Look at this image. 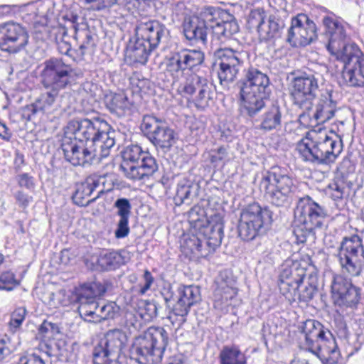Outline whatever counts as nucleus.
<instances>
[{
	"label": "nucleus",
	"mask_w": 364,
	"mask_h": 364,
	"mask_svg": "<svg viewBox=\"0 0 364 364\" xmlns=\"http://www.w3.org/2000/svg\"><path fill=\"white\" fill-rule=\"evenodd\" d=\"M203 60L204 54L200 50L183 49L173 53L167 58L166 68L167 73L174 79L184 75V80L178 86L177 92L186 98L196 94L193 102L200 109H204L209 105L211 100V85L206 78L190 71L200 65Z\"/></svg>",
	"instance_id": "obj_1"
},
{
	"label": "nucleus",
	"mask_w": 364,
	"mask_h": 364,
	"mask_svg": "<svg viewBox=\"0 0 364 364\" xmlns=\"http://www.w3.org/2000/svg\"><path fill=\"white\" fill-rule=\"evenodd\" d=\"M329 36L326 46L328 52L344 63L342 77L347 85L353 87L364 85V55L354 43H349L344 26L331 17L323 19Z\"/></svg>",
	"instance_id": "obj_2"
},
{
	"label": "nucleus",
	"mask_w": 364,
	"mask_h": 364,
	"mask_svg": "<svg viewBox=\"0 0 364 364\" xmlns=\"http://www.w3.org/2000/svg\"><path fill=\"white\" fill-rule=\"evenodd\" d=\"M300 158L315 164H328L336 161L342 151V142L334 133L326 130L311 131L297 144Z\"/></svg>",
	"instance_id": "obj_3"
},
{
	"label": "nucleus",
	"mask_w": 364,
	"mask_h": 364,
	"mask_svg": "<svg viewBox=\"0 0 364 364\" xmlns=\"http://www.w3.org/2000/svg\"><path fill=\"white\" fill-rule=\"evenodd\" d=\"M65 132L97 147L101 151V156H108L115 144V131L100 117L71 120L68 123Z\"/></svg>",
	"instance_id": "obj_4"
},
{
	"label": "nucleus",
	"mask_w": 364,
	"mask_h": 364,
	"mask_svg": "<svg viewBox=\"0 0 364 364\" xmlns=\"http://www.w3.org/2000/svg\"><path fill=\"white\" fill-rule=\"evenodd\" d=\"M168 343V333L162 327L151 326L136 337L131 348L132 357L139 364H157L162 360Z\"/></svg>",
	"instance_id": "obj_5"
},
{
	"label": "nucleus",
	"mask_w": 364,
	"mask_h": 364,
	"mask_svg": "<svg viewBox=\"0 0 364 364\" xmlns=\"http://www.w3.org/2000/svg\"><path fill=\"white\" fill-rule=\"evenodd\" d=\"M242 105L250 117L255 116L264 107V98L270 84L267 75L257 68H250L238 82Z\"/></svg>",
	"instance_id": "obj_6"
},
{
	"label": "nucleus",
	"mask_w": 364,
	"mask_h": 364,
	"mask_svg": "<svg viewBox=\"0 0 364 364\" xmlns=\"http://www.w3.org/2000/svg\"><path fill=\"white\" fill-rule=\"evenodd\" d=\"M304 337V348L318 357L337 360L339 352L331 332L319 321L309 319L301 326Z\"/></svg>",
	"instance_id": "obj_7"
},
{
	"label": "nucleus",
	"mask_w": 364,
	"mask_h": 364,
	"mask_svg": "<svg viewBox=\"0 0 364 364\" xmlns=\"http://www.w3.org/2000/svg\"><path fill=\"white\" fill-rule=\"evenodd\" d=\"M259 188L269 203L283 206L291 199L295 185L285 169L274 166L262 174Z\"/></svg>",
	"instance_id": "obj_8"
},
{
	"label": "nucleus",
	"mask_w": 364,
	"mask_h": 364,
	"mask_svg": "<svg viewBox=\"0 0 364 364\" xmlns=\"http://www.w3.org/2000/svg\"><path fill=\"white\" fill-rule=\"evenodd\" d=\"M326 217L323 207L309 196L301 198L294 210V232L306 237L314 230L321 228Z\"/></svg>",
	"instance_id": "obj_9"
},
{
	"label": "nucleus",
	"mask_w": 364,
	"mask_h": 364,
	"mask_svg": "<svg viewBox=\"0 0 364 364\" xmlns=\"http://www.w3.org/2000/svg\"><path fill=\"white\" fill-rule=\"evenodd\" d=\"M41 83L46 89L63 90L75 80V72L71 65L60 58H50L42 64Z\"/></svg>",
	"instance_id": "obj_10"
},
{
	"label": "nucleus",
	"mask_w": 364,
	"mask_h": 364,
	"mask_svg": "<svg viewBox=\"0 0 364 364\" xmlns=\"http://www.w3.org/2000/svg\"><path fill=\"white\" fill-rule=\"evenodd\" d=\"M272 213L266 207L257 203L247 205L242 210L238 225V232L243 240H252L264 225L271 224Z\"/></svg>",
	"instance_id": "obj_11"
},
{
	"label": "nucleus",
	"mask_w": 364,
	"mask_h": 364,
	"mask_svg": "<svg viewBox=\"0 0 364 364\" xmlns=\"http://www.w3.org/2000/svg\"><path fill=\"white\" fill-rule=\"evenodd\" d=\"M342 272L350 277L360 275L364 266V248L360 237L356 235L344 237L338 254Z\"/></svg>",
	"instance_id": "obj_12"
},
{
	"label": "nucleus",
	"mask_w": 364,
	"mask_h": 364,
	"mask_svg": "<svg viewBox=\"0 0 364 364\" xmlns=\"http://www.w3.org/2000/svg\"><path fill=\"white\" fill-rule=\"evenodd\" d=\"M330 293L335 306L341 309H356L362 300V289L340 274L332 276Z\"/></svg>",
	"instance_id": "obj_13"
},
{
	"label": "nucleus",
	"mask_w": 364,
	"mask_h": 364,
	"mask_svg": "<svg viewBox=\"0 0 364 364\" xmlns=\"http://www.w3.org/2000/svg\"><path fill=\"white\" fill-rule=\"evenodd\" d=\"M62 150L65 159L73 166L90 165L95 160H100L107 156H101V151L90 144L73 137L65 135L62 140Z\"/></svg>",
	"instance_id": "obj_14"
},
{
	"label": "nucleus",
	"mask_w": 364,
	"mask_h": 364,
	"mask_svg": "<svg viewBox=\"0 0 364 364\" xmlns=\"http://www.w3.org/2000/svg\"><path fill=\"white\" fill-rule=\"evenodd\" d=\"M127 341V336L122 330L109 331L94 349V364H120L118 358Z\"/></svg>",
	"instance_id": "obj_15"
},
{
	"label": "nucleus",
	"mask_w": 364,
	"mask_h": 364,
	"mask_svg": "<svg viewBox=\"0 0 364 364\" xmlns=\"http://www.w3.org/2000/svg\"><path fill=\"white\" fill-rule=\"evenodd\" d=\"M307 264L304 261L286 260L279 274V289L289 300L295 299L300 284L306 276Z\"/></svg>",
	"instance_id": "obj_16"
},
{
	"label": "nucleus",
	"mask_w": 364,
	"mask_h": 364,
	"mask_svg": "<svg viewBox=\"0 0 364 364\" xmlns=\"http://www.w3.org/2000/svg\"><path fill=\"white\" fill-rule=\"evenodd\" d=\"M318 89V77L312 73H304L294 78L290 90L293 102L302 109L311 108Z\"/></svg>",
	"instance_id": "obj_17"
},
{
	"label": "nucleus",
	"mask_w": 364,
	"mask_h": 364,
	"mask_svg": "<svg viewBox=\"0 0 364 364\" xmlns=\"http://www.w3.org/2000/svg\"><path fill=\"white\" fill-rule=\"evenodd\" d=\"M215 55L218 60L219 70L218 73L220 82L228 85L233 82L243 65L245 54L229 48L218 49Z\"/></svg>",
	"instance_id": "obj_18"
},
{
	"label": "nucleus",
	"mask_w": 364,
	"mask_h": 364,
	"mask_svg": "<svg viewBox=\"0 0 364 364\" xmlns=\"http://www.w3.org/2000/svg\"><path fill=\"white\" fill-rule=\"evenodd\" d=\"M141 129L156 146L169 149L175 143L174 131L161 119L153 115L144 117Z\"/></svg>",
	"instance_id": "obj_19"
},
{
	"label": "nucleus",
	"mask_w": 364,
	"mask_h": 364,
	"mask_svg": "<svg viewBox=\"0 0 364 364\" xmlns=\"http://www.w3.org/2000/svg\"><path fill=\"white\" fill-rule=\"evenodd\" d=\"M28 42V35L18 23L7 22L0 24V50L9 53L22 50Z\"/></svg>",
	"instance_id": "obj_20"
},
{
	"label": "nucleus",
	"mask_w": 364,
	"mask_h": 364,
	"mask_svg": "<svg viewBox=\"0 0 364 364\" xmlns=\"http://www.w3.org/2000/svg\"><path fill=\"white\" fill-rule=\"evenodd\" d=\"M316 38V24L306 15L299 14L291 20L287 41L294 46H305Z\"/></svg>",
	"instance_id": "obj_21"
},
{
	"label": "nucleus",
	"mask_w": 364,
	"mask_h": 364,
	"mask_svg": "<svg viewBox=\"0 0 364 364\" xmlns=\"http://www.w3.org/2000/svg\"><path fill=\"white\" fill-rule=\"evenodd\" d=\"M200 299V289L198 287L185 286L179 289V298L173 308L172 314L168 316L171 322L181 326L186 319L190 308Z\"/></svg>",
	"instance_id": "obj_22"
},
{
	"label": "nucleus",
	"mask_w": 364,
	"mask_h": 364,
	"mask_svg": "<svg viewBox=\"0 0 364 364\" xmlns=\"http://www.w3.org/2000/svg\"><path fill=\"white\" fill-rule=\"evenodd\" d=\"M105 178L102 176H90L85 181L77 185L73 199L80 206H87L95 201L104 192L101 185L105 183Z\"/></svg>",
	"instance_id": "obj_23"
},
{
	"label": "nucleus",
	"mask_w": 364,
	"mask_h": 364,
	"mask_svg": "<svg viewBox=\"0 0 364 364\" xmlns=\"http://www.w3.org/2000/svg\"><path fill=\"white\" fill-rule=\"evenodd\" d=\"M216 288L214 290V307L220 311L227 310L232 304L231 301L237 294L235 282L228 277L220 275L216 280Z\"/></svg>",
	"instance_id": "obj_24"
},
{
	"label": "nucleus",
	"mask_w": 364,
	"mask_h": 364,
	"mask_svg": "<svg viewBox=\"0 0 364 364\" xmlns=\"http://www.w3.org/2000/svg\"><path fill=\"white\" fill-rule=\"evenodd\" d=\"M166 32L165 26L157 21L139 23L135 28V33L155 50Z\"/></svg>",
	"instance_id": "obj_25"
},
{
	"label": "nucleus",
	"mask_w": 364,
	"mask_h": 364,
	"mask_svg": "<svg viewBox=\"0 0 364 364\" xmlns=\"http://www.w3.org/2000/svg\"><path fill=\"white\" fill-rule=\"evenodd\" d=\"M47 90V91L42 92L34 102L24 107L23 110V116L24 117L30 120L39 113L45 114L50 112L60 91L54 89Z\"/></svg>",
	"instance_id": "obj_26"
},
{
	"label": "nucleus",
	"mask_w": 364,
	"mask_h": 364,
	"mask_svg": "<svg viewBox=\"0 0 364 364\" xmlns=\"http://www.w3.org/2000/svg\"><path fill=\"white\" fill-rule=\"evenodd\" d=\"M195 222L196 226H203V233L204 234V241L205 245L208 247L210 253L213 252L215 248L221 244L223 237V223L220 218H217L216 220L209 221L206 226H204V222L198 220H191V223Z\"/></svg>",
	"instance_id": "obj_27"
},
{
	"label": "nucleus",
	"mask_w": 364,
	"mask_h": 364,
	"mask_svg": "<svg viewBox=\"0 0 364 364\" xmlns=\"http://www.w3.org/2000/svg\"><path fill=\"white\" fill-rule=\"evenodd\" d=\"M121 168L128 178L142 180L153 175L157 171L158 166L154 157H148L145 158L144 162L139 164L122 163Z\"/></svg>",
	"instance_id": "obj_28"
},
{
	"label": "nucleus",
	"mask_w": 364,
	"mask_h": 364,
	"mask_svg": "<svg viewBox=\"0 0 364 364\" xmlns=\"http://www.w3.org/2000/svg\"><path fill=\"white\" fill-rule=\"evenodd\" d=\"M336 109V102L331 100L330 93L326 92L316 100L314 106L312 105L309 110H311V117L317 124H323L334 116Z\"/></svg>",
	"instance_id": "obj_29"
},
{
	"label": "nucleus",
	"mask_w": 364,
	"mask_h": 364,
	"mask_svg": "<svg viewBox=\"0 0 364 364\" xmlns=\"http://www.w3.org/2000/svg\"><path fill=\"white\" fill-rule=\"evenodd\" d=\"M154 50L152 48L139 36H135L129 40L127 46L125 58L130 63L145 64L149 55Z\"/></svg>",
	"instance_id": "obj_30"
},
{
	"label": "nucleus",
	"mask_w": 364,
	"mask_h": 364,
	"mask_svg": "<svg viewBox=\"0 0 364 364\" xmlns=\"http://www.w3.org/2000/svg\"><path fill=\"white\" fill-rule=\"evenodd\" d=\"M117 209V215L119 217L114 236L117 239L126 237L130 232L129 219L131 214L132 205L127 198H118L114 203Z\"/></svg>",
	"instance_id": "obj_31"
},
{
	"label": "nucleus",
	"mask_w": 364,
	"mask_h": 364,
	"mask_svg": "<svg viewBox=\"0 0 364 364\" xmlns=\"http://www.w3.org/2000/svg\"><path fill=\"white\" fill-rule=\"evenodd\" d=\"M183 33L188 41L205 44L207 41V25L198 16L186 19L183 23Z\"/></svg>",
	"instance_id": "obj_32"
},
{
	"label": "nucleus",
	"mask_w": 364,
	"mask_h": 364,
	"mask_svg": "<svg viewBox=\"0 0 364 364\" xmlns=\"http://www.w3.org/2000/svg\"><path fill=\"white\" fill-rule=\"evenodd\" d=\"M105 105L110 112L122 117L130 112L133 103L123 92L107 95Z\"/></svg>",
	"instance_id": "obj_33"
},
{
	"label": "nucleus",
	"mask_w": 364,
	"mask_h": 364,
	"mask_svg": "<svg viewBox=\"0 0 364 364\" xmlns=\"http://www.w3.org/2000/svg\"><path fill=\"white\" fill-rule=\"evenodd\" d=\"M284 28V21L274 16L266 18L257 33L260 40L269 41L280 37Z\"/></svg>",
	"instance_id": "obj_34"
},
{
	"label": "nucleus",
	"mask_w": 364,
	"mask_h": 364,
	"mask_svg": "<svg viewBox=\"0 0 364 364\" xmlns=\"http://www.w3.org/2000/svg\"><path fill=\"white\" fill-rule=\"evenodd\" d=\"M126 262L125 258L120 251H106L100 254L97 259V264L102 270H114Z\"/></svg>",
	"instance_id": "obj_35"
},
{
	"label": "nucleus",
	"mask_w": 364,
	"mask_h": 364,
	"mask_svg": "<svg viewBox=\"0 0 364 364\" xmlns=\"http://www.w3.org/2000/svg\"><path fill=\"white\" fill-rule=\"evenodd\" d=\"M282 112L279 106H272L261 117L260 128L265 131L278 130L282 126Z\"/></svg>",
	"instance_id": "obj_36"
},
{
	"label": "nucleus",
	"mask_w": 364,
	"mask_h": 364,
	"mask_svg": "<svg viewBox=\"0 0 364 364\" xmlns=\"http://www.w3.org/2000/svg\"><path fill=\"white\" fill-rule=\"evenodd\" d=\"M220 364H247L245 354L238 346H225L219 354Z\"/></svg>",
	"instance_id": "obj_37"
},
{
	"label": "nucleus",
	"mask_w": 364,
	"mask_h": 364,
	"mask_svg": "<svg viewBox=\"0 0 364 364\" xmlns=\"http://www.w3.org/2000/svg\"><path fill=\"white\" fill-rule=\"evenodd\" d=\"M77 18L78 17L77 16H73V28L75 30L74 38L76 40H77L79 36L85 38L79 46L78 49L76 50L77 56L79 58H82L88 51L92 50L95 43L93 42L92 36L89 31L85 29L79 31L78 24L76 22Z\"/></svg>",
	"instance_id": "obj_38"
},
{
	"label": "nucleus",
	"mask_w": 364,
	"mask_h": 364,
	"mask_svg": "<svg viewBox=\"0 0 364 364\" xmlns=\"http://www.w3.org/2000/svg\"><path fill=\"white\" fill-rule=\"evenodd\" d=\"M106 291L104 285L99 282L84 284L80 289L79 301H90L96 297L102 296Z\"/></svg>",
	"instance_id": "obj_39"
},
{
	"label": "nucleus",
	"mask_w": 364,
	"mask_h": 364,
	"mask_svg": "<svg viewBox=\"0 0 364 364\" xmlns=\"http://www.w3.org/2000/svg\"><path fill=\"white\" fill-rule=\"evenodd\" d=\"M122 163L139 164L144 162L145 158L153 157L149 152L143 151L138 145L127 146L122 151Z\"/></svg>",
	"instance_id": "obj_40"
},
{
	"label": "nucleus",
	"mask_w": 364,
	"mask_h": 364,
	"mask_svg": "<svg viewBox=\"0 0 364 364\" xmlns=\"http://www.w3.org/2000/svg\"><path fill=\"white\" fill-rule=\"evenodd\" d=\"M184 247L190 250L196 257H206L210 254L208 247L205 245L204 239L194 235L186 239Z\"/></svg>",
	"instance_id": "obj_41"
},
{
	"label": "nucleus",
	"mask_w": 364,
	"mask_h": 364,
	"mask_svg": "<svg viewBox=\"0 0 364 364\" xmlns=\"http://www.w3.org/2000/svg\"><path fill=\"white\" fill-rule=\"evenodd\" d=\"M214 37L220 40L221 37H228L238 30V26L235 22L216 21L215 25H210Z\"/></svg>",
	"instance_id": "obj_42"
},
{
	"label": "nucleus",
	"mask_w": 364,
	"mask_h": 364,
	"mask_svg": "<svg viewBox=\"0 0 364 364\" xmlns=\"http://www.w3.org/2000/svg\"><path fill=\"white\" fill-rule=\"evenodd\" d=\"M159 306L154 301L140 300L138 303V313L146 321L152 320L158 315Z\"/></svg>",
	"instance_id": "obj_43"
},
{
	"label": "nucleus",
	"mask_w": 364,
	"mask_h": 364,
	"mask_svg": "<svg viewBox=\"0 0 364 364\" xmlns=\"http://www.w3.org/2000/svg\"><path fill=\"white\" fill-rule=\"evenodd\" d=\"M266 18V14L263 9H255L251 11L249 14L247 26L250 29H255L258 32Z\"/></svg>",
	"instance_id": "obj_44"
},
{
	"label": "nucleus",
	"mask_w": 364,
	"mask_h": 364,
	"mask_svg": "<svg viewBox=\"0 0 364 364\" xmlns=\"http://www.w3.org/2000/svg\"><path fill=\"white\" fill-rule=\"evenodd\" d=\"M114 315V306L112 303H106L103 301H98L97 313H95V322L101 321Z\"/></svg>",
	"instance_id": "obj_45"
},
{
	"label": "nucleus",
	"mask_w": 364,
	"mask_h": 364,
	"mask_svg": "<svg viewBox=\"0 0 364 364\" xmlns=\"http://www.w3.org/2000/svg\"><path fill=\"white\" fill-rule=\"evenodd\" d=\"M26 309L24 307L16 308L11 315L9 328L12 333L16 332L25 320Z\"/></svg>",
	"instance_id": "obj_46"
},
{
	"label": "nucleus",
	"mask_w": 364,
	"mask_h": 364,
	"mask_svg": "<svg viewBox=\"0 0 364 364\" xmlns=\"http://www.w3.org/2000/svg\"><path fill=\"white\" fill-rule=\"evenodd\" d=\"M79 311L81 315L89 318V321H95V313L98 306V301L92 299L90 301H79Z\"/></svg>",
	"instance_id": "obj_47"
},
{
	"label": "nucleus",
	"mask_w": 364,
	"mask_h": 364,
	"mask_svg": "<svg viewBox=\"0 0 364 364\" xmlns=\"http://www.w3.org/2000/svg\"><path fill=\"white\" fill-rule=\"evenodd\" d=\"M19 284L14 272L6 271L0 275V290L11 291Z\"/></svg>",
	"instance_id": "obj_48"
},
{
	"label": "nucleus",
	"mask_w": 364,
	"mask_h": 364,
	"mask_svg": "<svg viewBox=\"0 0 364 364\" xmlns=\"http://www.w3.org/2000/svg\"><path fill=\"white\" fill-rule=\"evenodd\" d=\"M218 16L219 12L216 9L212 6H208L202 10L200 16L198 17L204 22L205 25H207V29L208 30L210 25L213 24Z\"/></svg>",
	"instance_id": "obj_49"
},
{
	"label": "nucleus",
	"mask_w": 364,
	"mask_h": 364,
	"mask_svg": "<svg viewBox=\"0 0 364 364\" xmlns=\"http://www.w3.org/2000/svg\"><path fill=\"white\" fill-rule=\"evenodd\" d=\"M39 333L46 338H51L55 335L59 333L58 327L56 324L48 321H44L41 325L40 326L39 328Z\"/></svg>",
	"instance_id": "obj_50"
},
{
	"label": "nucleus",
	"mask_w": 364,
	"mask_h": 364,
	"mask_svg": "<svg viewBox=\"0 0 364 364\" xmlns=\"http://www.w3.org/2000/svg\"><path fill=\"white\" fill-rule=\"evenodd\" d=\"M345 186L342 182L333 181L327 188L328 194L333 199H341L343 196Z\"/></svg>",
	"instance_id": "obj_51"
},
{
	"label": "nucleus",
	"mask_w": 364,
	"mask_h": 364,
	"mask_svg": "<svg viewBox=\"0 0 364 364\" xmlns=\"http://www.w3.org/2000/svg\"><path fill=\"white\" fill-rule=\"evenodd\" d=\"M18 185L21 188H24L28 191H33L36 187L34 178L28 173H20L16 177Z\"/></svg>",
	"instance_id": "obj_52"
},
{
	"label": "nucleus",
	"mask_w": 364,
	"mask_h": 364,
	"mask_svg": "<svg viewBox=\"0 0 364 364\" xmlns=\"http://www.w3.org/2000/svg\"><path fill=\"white\" fill-rule=\"evenodd\" d=\"M228 153L225 147H220L217 149L211 150L209 153L210 161L212 164L218 165L219 162L226 159Z\"/></svg>",
	"instance_id": "obj_53"
},
{
	"label": "nucleus",
	"mask_w": 364,
	"mask_h": 364,
	"mask_svg": "<svg viewBox=\"0 0 364 364\" xmlns=\"http://www.w3.org/2000/svg\"><path fill=\"white\" fill-rule=\"evenodd\" d=\"M316 291V287L314 284H309L308 286L305 287L304 289H303L301 293L297 292L295 297L299 296L301 301L307 302L314 298Z\"/></svg>",
	"instance_id": "obj_54"
},
{
	"label": "nucleus",
	"mask_w": 364,
	"mask_h": 364,
	"mask_svg": "<svg viewBox=\"0 0 364 364\" xmlns=\"http://www.w3.org/2000/svg\"><path fill=\"white\" fill-rule=\"evenodd\" d=\"M149 81L146 79H139L136 76H133L130 78V84L132 85L134 92L139 93L146 92V87L149 84Z\"/></svg>",
	"instance_id": "obj_55"
},
{
	"label": "nucleus",
	"mask_w": 364,
	"mask_h": 364,
	"mask_svg": "<svg viewBox=\"0 0 364 364\" xmlns=\"http://www.w3.org/2000/svg\"><path fill=\"white\" fill-rule=\"evenodd\" d=\"M17 364H46L41 355L36 353L21 356Z\"/></svg>",
	"instance_id": "obj_56"
},
{
	"label": "nucleus",
	"mask_w": 364,
	"mask_h": 364,
	"mask_svg": "<svg viewBox=\"0 0 364 364\" xmlns=\"http://www.w3.org/2000/svg\"><path fill=\"white\" fill-rule=\"evenodd\" d=\"M191 187L187 184H178L176 190V198L184 203L189 198Z\"/></svg>",
	"instance_id": "obj_57"
},
{
	"label": "nucleus",
	"mask_w": 364,
	"mask_h": 364,
	"mask_svg": "<svg viewBox=\"0 0 364 364\" xmlns=\"http://www.w3.org/2000/svg\"><path fill=\"white\" fill-rule=\"evenodd\" d=\"M9 338L6 336L0 337V361L9 355L11 353Z\"/></svg>",
	"instance_id": "obj_58"
},
{
	"label": "nucleus",
	"mask_w": 364,
	"mask_h": 364,
	"mask_svg": "<svg viewBox=\"0 0 364 364\" xmlns=\"http://www.w3.org/2000/svg\"><path fill=\"white\" fill-rule=\"evenodd\" d=\"M14 197L18 205L23 208L27 207L33 201V197L22 191H17Z\"/></svg>",
	"instance_id": "obj_59"
},
{
	"label": "nucleus",
	"mask_w": 364,
	"mask_h": 364,
	"mask_svg": "<svg viewBox=\"0 0 364 364\" xmlns=\"http://www.w3.org/2000/svg\"><path fill=\"white\" fill-rule=\"evenodd\" d=\"M143 279L144 284H140L141 288L139 293L141 294H144L150 289L154 281L153 276L149 270H145L143 275Z\"/></svg>",
	"instance_id": "obj_60"
},
{
	"label": "nucleus",
	"mask_w": 364,
	"mask_h": 364,
	"mask_svg": "<svg viewBox=\"0 0 364 364\" xmlns=\"http://www.w3.org/2000/svg\"><path fill=\"white\" fill-rule=\"evenodd\" d=\"M80 2L87 9L94 11L103 9L102 0H80Z\"/></svg>",
	"instance_id": "obj_61"
},
{
	"label": "nucleus",
	"mask_w": 364,
	"mask_h": 364,
	"mask_svg": "<svg viewBox=\"0 0 364 364\" xmlns=\"http://www.w3.org/2000/svg\"><path fill=\"white\" fill-rule=\"evenodd\" d=\"M58 50L61 54L72 56V54L70 53L71 45L64 40H61L58 42Z\"/></svg>",
	"instance_id": "obj_62"
},
{
	"label": "nucleus",
	"mask_w": 364,
	"mask_h": 364,
	"mask_svg": "<svg viewBox=\"0 0 364 364\" xmlns=\"http://www.w3.org/2000/svg\"><path fill=\"white\" fill-rule=\"evenodd\" d=\"M12 134L9 131L6 125L0 121V138L4 141H9L11 139Z\"/></svg>",
	"instance_id": "obj_63"
},
{
	"label": "nucleus",
	"mask_w": 364,
	"mask_h": 364,
	"mask_svg": "<svg viewBox=\"0 0 364 364\" xmlns=\"http://www.w3.org/2000/svg\"><path fill=\"white\" fill-rule=\"evenodd\" d=\"M24 164V156L19 153L16 152L15 154L14 159V165L16 169H20L21 166Z\"/></svg>",
	"instance_id": "obj_64"
}]
</instances>
